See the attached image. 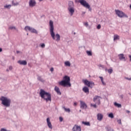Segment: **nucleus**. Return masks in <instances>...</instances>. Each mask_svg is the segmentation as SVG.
<instances>
[{
  "mask_svg": "<svg viewBox=\"0 0 131 131\" xmlns=\"http://www.w3.org/2000/svg\"><path fill=\"white\" fill-rule=\"evenodd\" d=\"M49 26H50V32L51 34V36L54 40H56L57 41H60V39L61 37L59 34H55V32H54V21L52 20L49 21Z\"/></svg>",
  "mask_w": 131,
  "mask_h": 131,
  "instance_id": "obj_1",
  "label": "nucleus"
},
{
  "mask_svg": "<svg viewBox=\"0 0 131 131\" xmlns=\"http://www.w3.org/2000/svg\"><path fill=\"white\" fill-rule=\"evenodd\" d=\"M39 96L41 97V99H43L47 103L48 102H52V95L51 93L46 92L42 89H40L39 92Z\"/></svg>",
  "mask_w": 131,
  "mask_h": 131,
  "instance_id": "obj_2",
  "label": "nucleus"
},
{
  "mask_svg": "<svg viewBox=\"0 0 131 131\" xmlns=\"http://www.w3.org/2000/svg\"><path fill=\"white\" fill-rule=\"evenodd\" d=\"M59 85L61 86H71V83H70V77L68 76H64L63 77V80L58 82Z\"/></svg>",
  "mask_w": 131,
  "mask_h": 131,
  "instance_id": "obj_3",
  "label": "nucleus"
},
{
  "mask_svg": "<svg viewBox=\"0 0 131 131\" xmlns=\"http://www.w3.org/2000/svg\"><path fill=\"white\" fill-rule=\"evenodd\" d=\"M68 11L69 15L71 16H73V14L75 13V6L73 1L69 2L68 4Z\"/></svg>",
  "mask_w": 131,
  "mask_h": 131,
  "instance_id": "obj_4",
  "label": "nucleus"
},
{
  "mask_svg": "<svg viewBox=\"0 0 131 131\" xmlns=\"http://www.w3.org/2000/svg\"><path fill=\"white\" fill-rule=\"evenodd\" d=\"M0 100L2 101V104L5 107H10L11 106V99L7 97L2 96L0 98Z\"/></svg>",
  "mask_w": 131,
  "mask_h": 131,
  "instance_id": "obj_5",
  "label": "nucleus"
},
{
  "mask_svg": "<svg viewBox=\"0 0 131 131\" xmlns=\"http://www.w3.org/2000/svg\"><path fill=\"white\" fill-rule=\"evenodd\" d=\"M82 82L85 85H86V86H88V88H91V89L95 85V83L94 82L89 81L88 80V79L82 80Z\"/></svg>",
  "mask_w": 131,
  "mask_h": 131,
  "instance_id": "obj_6",
  "label": "nucleus"
},
{
  "mask_svg": "<svg viewBox=\"0 0 131 131\" xmlns=\"http://www.w3.org/2000/svg\"><path fill=\"white\" fill-rule=\"evenodd\" d=\"M79 3H80L81 6L84 8H86V9H89V11H91V6L88 3V2H86L85 0H79Z\"/></svg>",
  "mask_w": 131,
  "mask_h": 131,
  "instance_id": "obj_7",
  "label": "nucleus"
},
{
  "mask_svg": "<svg viewBox=\"0 0 131 131\" xmlns=\"http://www.w3.org/2000/svg\"><path fill=\"white\" fill-rule=\"evenodd\" d=\"M115 13L116 15L119 17V18H123L124 17L125 18H127L128 17L126 15V14L124 13L123 12L119 10H115Z\"/></svg>",
  "mask_w": 131,
  "mask_h": 131,
  "instance_id": "obj_8",
  "label": "nucleus"
},
{
  "mask_svg": "<svg viewBox=\"0 0 131 131\" xmlns=\"http://www.w3.org/2000/svg\"><path fill=\"white\" fill-rule=\"evenodd\" d=\"M36 6V1L35 0H29V6L30 8H33Z\"/></svg>",
  "mask_w": 131,
  "mask_h": 131,
  "instance_id": "obj_9",
  "label": "nucleus"
},
{
  "mask_svg": "<svg viewBox=\"0 0 131 131\" xmlns=\"http://www.w3.org/2000/svg\"><path fill=\"white\" fill-rule=\"evenodd\" d=\"M47 125L50 129H53V125H52V123L51 122V120L50 119V118H47Z\"/></svg>",
  "mask_w": 131,
  "mask_h": 131,
  "instance_id": "obj_10",
  "label": "nucleus"
},
{
  "mask_svg": "<svg viewBox=\"0 0 131 131\" xmlns=\"http://www.w3.org/2000/svg\"><path fill=\"white\" fill-rule=\"evenodd\" d=\"M73 131H81V127L77 124L74 125L72 128Z\"/></svg>",
  "mask_w": 131,
  "mask_h": 131,
  "instance_id": "obj_11",
  "label": "nucleus"
},
{
  "mask_svg": "<svg viewBox=\"0 0 131 131\" xmlns=\"http://www.w3.org/2000/svg\"><path fill=\"white\" fill-rule=\"evenodd\" d=\"M80 108L81 109H86L88 107V106L86 105V104L85 102L82 101H80Z\"/></svg>",
  "mask_w": 131,
  "mask_h": 131,
  "instance_id": "obj_12",
  "label": "nucleus"
},
{
  "mask_svg": "<svg viewBox=\"0 0 131 131\" xmlns=\"http://www.w3.org/2000/svg\"><path fill=\"white\" fill-rule=\"evenodd\" d=\"M100 100H101V97L100 96H96L94 98V102L98 105H100Z\"/></svg>",
  "mask_w": 131,
  "mask_h": 131,
  "instance_id": "obj_13",
  "label": "nucleus"
},
{
  "mask_svg": "<svg viewBox=\"0 0 131 131\" xmlns=\"http://www.w3.org/2000/svg\"><path fill=\"white\" fill-rule=\"evenodd\" d=\"M82 91L84 92V93H85V94H87V95H89L90 94V89H89V88L87 86H84L82 88Z\"/></svg>",
  "mask_w": 131,
  "mask_h": 131,
  "instance_id": "obj_14",
  "label": "nucleus"
},
{
  "mask_svg": "<svg viewBox=\"0 0 131 131\" xmlns=\"http://www.w3.org/2000/svg\"><path fill=\"white\" fill-rule=\"evenodd\" d=\"M118 57L121 61H126V60H125V57H124V55H123V54H119Z\"/></svg>",
  "mask_w": 131,
  "mask_h": 131,
  "instance_id": "obj_15",
  "label": "nucleus"
},
{
  "mask_svg": "<svg viewBox=\"0 0 131 131\" xmlns=\"http://www.w3.org/2000/svg\"><path fill=\"white\" fill-rule=\"evenodd\" d=\"M97 120H99V121H101L103 119V117H104V116L101 113H99L97 115Z\"/></svg>",
  "mask_w": 131,
  "mask_h": 131,
  "instance_id": "obj_16",
  "label": "nucleus"
},
{
  "mask_svg": "<svg viewBox=\"0 0 131 131\" xmlns=\"http://www.w3.org/2000/svg\"><path fill=\"white\" fill-rule=\"evenodd\" d=\"M54 90L55 91V92L57 93L58 95H61V91H60V88H59V87L56 86L54 88Z\"/></svg>",
  "mask_w": 131,
  "mask_h": 131,
  "instance_id": "obj_17",
  "label": "nucleus"
},
{
  "mask_svg": "<svg viewBox=\"0 0 131 131\" xmlns=\"http://www.w3.org/2000/svg\"><path fill=\"white\" fill-rule=\"evenodd\" d=\"M17 63L20 64V65H27V61L26 60H19L17 61Z\"/></svg>",
  "mask_w": 131,
  "mask_h": 131,
  "instance_id": "obj_18",
  "label": "nucleus"
},
{
  "mask_svg": "<svg viewBox=\"0 0 131 131\" xmlns=\"http://www.w3.org/2000/svg\"><path fill=\"white\" fill-rule=\"evenodd\" d=\"M30 32H32V33H35L36 34H37L38 32H37V31L33 28H31V30H30Z\"/></svg>",
  "mask_w": 131,
  "mask_h": 131,
  "instance_id": "obj_19",
  "label": "nucleus"
},
{
  "mask_svg": "<svg viewBox=\"0 0 131 131\" xmlns=\"http://www.w3.org/2000/svg\"><path fill=\"white\" fill-rule=\"evenodd\" d=\"M37 80L40 81L41 82H45V80L40 76H38Z\"/></svg>",
  "mask_w": 131,
  "mask_h": 131,
  "instance_id": "obj_20",
  "label": "nucleus"
},
{
  "mask_svg": "<svg viewBox=\"0 0 131 131\" xmlns=\"http://www.w3.org/2000/svg\"><path fill=\"white\" fill-rule=\"evenodd\" d=\"M100 79V80L103 84V85H106V82L104 81V78L103 77L99 76V77Z\"/></svg>",
  "mask_w": 131,
  "mask_h": 131,
  "instance_id": "obj_21",
  "label": "nucleus"
},
{
  "mask_svg": "<svg viewBox=\"0 0 131 131\" xmlns=\"http://www.w3.org/2000/svg\"><path fill=\"white\" fill-rule=\"evenodd\" d=\"M82 124H84V125H86L87 126H91V123H90V122H82Z\"/></svg>",
  "mask_w": 131,
  "mask_h": 131,
  "instance_id": "obj_22",
  "label": "nucleus"
},
{
  "mask_svg": "<svg viewBox=\"0 0 131 131\" xmlns=\"http://www.w3.org/2000/svg\"><path fill=\"white\" fill-rule=\"evenodd\" d=\"M119 35L116 34L114 36V41H115V40H117L118 39H119Z\"/></svg>",
  "mask_w": 131,
  "mask_h": 131,
  "instance_id": "obj_23",
  "label": "nucleus"
},
{
  "mask_svg": "<svg viewBox=\"0 0 131 131\" xmlns=\"http://www.w3.org/2000/svg\"><path fill=\"white\" fill-rule=\"evenodd\" d=\"M32 27H30V26H27L25 28V30L26 31H30Z\"/></svg>",
  "mask_w": 131,
  "mask_h": 131,
  "instance_id": "obj_24",
  "label": "nucleus"
},
{
  "mask_svg": "<svg viewBox=\"0 0 131 131\" xmlns=\"http://www.w3.org/2000/svg\"><path fill=\"white\" fill-rule=\"evenodd\" d=\"M64 65L66 66H68L69 67H70L71 63H70V62H69V61H67L64 62Z\"/></svg>",
  "mask_w": 131,
  "mask_h": 131,
  "instance_id": "obj_25",
  "label": "nucleus"
},
{
  "mask_svg": "<svg viewBox=\"0 0 131 131\" xmlns=\"http://www.w3.org/2000/svg\"><path fill=\"white\" fill-rule=\"evenodd\" d=\"M114 105L116 106V107H118V108H121V104L117 103V102H115Z\"/></svg>",
  "mask_w": 131,
  "mask_h": 131,
  "instance_id": "obj_26",
  "label": "nucleus"
},
{
  "mask_svg": "<svg viewBox=\"0 0 131 131\" xmlns=\"http://www.w3.org/2000/svg\"><path fill=\"white\" fill-rule=\"evenodd\" d=\"M86 53L88 55V56H92L93 53H92V51H86Z\"/></svg>",
  "mask_w": 131,
  "mask_h": 131,
  "instance_id": "obj_27",
  "label": "nucleus"
},
{
  "mask_svg": "<svg viewBox=\"0 0 131 131\" xmlns=\"http://www.w3.org/2000/svg\"><path fill=\"white\" fill-rule=\"evenodd\" d=\"M108 116L110 118H114V115H113V113H111L110 114H109Z\"/></svg>",
  "mask_w": 131,
  "mask_h": 131,
  "instance_id": "obj_28",
  "label": "nucleus"
},
{
  "mask_svg": "<svg viewBox=\"0 0 131 131\" xmlns=\"http://www.w3.org/2000/svg\"><path fill=\"white\" fill-rule=\"evenodd\" d=\"M11 7H12L11 5H6L4 7L6 9H10Z\"/></svg>",
  "mask_w": 131,
  "mask_h": 131,
  "instance_id": "obj_29",
  "label": "nucleus"
},
{
  "mask_svg": "<svg viewBox=\"0 0 131 131\" xmlns=\"http://www.w3.org/2000/svg\"><path fill=\"white\" fill-rule=\"evenodd\" d=\"M98 66H99L100 69H105V66H104V65L99 64Z\"/></svg>",
  "mask_w": 131,
  "mask_h": 131,
  "instance_id": "obj_30",
  "label": "nucleus"
},
{
  "mask_svg": "<svg viewBox=\"0 0 131 131\" xmlns=\"http://www.w3.org/2000/svg\"><path fill=\"white\" fill-rule=\"evenodd\" d=\"M12 6H18V5H19V3L16 2L15 3H14V1H12Z\"/></svg>",
  "mask_w": 131,
  "mask_h": 131,
  "instance_id": "obj_31",
  "label": "nucleus"
},
{
  "mask_svg": "<svg viewBox=\"0 0 131 131\" xmlns=\"http://www.w3.org/2000/svg\"><path fill=\"white\" fill-rule=\"evenodd\" d=\"M107 71L110 74H111V73H112V72H113V70L112 69V68H111V69H108L107 70Z\"/></svg>",
  "mask_w": 131,
  "mask_h": 131,
  "instance_id": "obj_32",
  "label": "nucleus"
},
{
  "mask_svg": "<svg viewBox=\"0 0 131 131\" xmlns=\"http://www.w3.org/2000/svg\"><path fill=\"white\" fill-rule=\"evenodd\" d=\"M66 112H70V108H67L65 107H63Z\"/></svg>",
  "mask_w": 131,
  "mask_h": 131,
  "instance_id": "obj_33",
  "label": "nucleus"
},
{
  "mask_svg": "<svg viewBox=\"0 0 131 131\" xmlns=\"http://www.w3.org/2000/svg\"><path fill=\"white\" fill-rule=\"evenodd\" d=\"M40 46L42 49H44V48H46V45L45 44V43H41V44L40 45Z\"/></svg>",
  "mask_w": 131,
  "mask_h": 131,
  "instance_id": "obj_34",
  "label": "nucleus"
},
{
  "mask_svg": "<svg viewBox=\"0 0 131 131\" xmlns=\"http://www.w3.org/2000/svg\"><path fill=\"white\" fill-rule=\"evenodd\" d=\"M9 29H10V30H12L13 29H16V27L14 26H10L9 27Z\"/></svg>",
  "mask_w": 131,
  "mask_h": 131,
  "instance_id": "obj_35",
  "label": "nucleus"
},
{
  "mask_svg": "<svg viewBox=\"0 0 131 131\" xmlns=\"http://www.w3.org/2000/svg\"><path fill=\"white\" fill-rule=\"evenodd\" d=\"M0 131H11V130H7L6 128H2L1 129Z\"/></svg>",
  "mask_w": 131,
  "mask_h": 131,
  "instance_id": "obj_36",
  "label": "nucleus"
},
{
  "mask_svg": "<svg viewBox=\"0 0 131 131\" xmlns=\"http://www.w3.org/2000/svg\"><path fill=\"white\" fill-rule=\"evenodd\" d=\"M117 122L118 123H119V124H121V119H119L117 120Z\"/></svg>",
  "mask_w": 131,
  "mask_h": 131,
  "instance_id": "obj_37",
  "label": "nucleus"
},
{
  "mask_svg": "<svg viewBox=\"0 0 131 131\" xmlns=\"http://www.w3.org/2000/svg\"><path fill=\"white\" fill-rule=\"evenodd\" d=\"M83 25H84V26H86V27H88V26H89V23H84L83 24Z\"/></svg>",
  "mask_w": 131,
  "mask_h": 131,
  "instance_id": "obj_38",
  "label": "nucleus"
},
{
  "mask_svg": "<svg viewBox=\"0 0 131 131\" xmlns=\"http://www.w3.org/2000/svg\"><path fill=\"white\" fill-rule=\"evenodd\" d=\"M59 121L60 122H62L63 121V118H62L61 117H59Z\"/></svg>",
  "mask_w": 131,
  "mask_h": 131,
  "instance_id": "obj_39",
  "label": "nucleus"
},
{
  "mask_svg": "<svg viewBox=\"0 0 131 131\" xmlns=\"http://www.w3.org/2000/svg\"><path fill=\"white\" fill-rule=\"evenodd\" d=\"M97 29H101V25H98L97 27Z\"/></svg>",
  "mask_w": 131,
  "mask_h": 131,
  "instance_id": "obj_40",
  "label": "nucleus"
},
{
  "mask_svg": "<svg viewBox=\"0 0 131 131\" xmlns=\"http://www.w3.org/2000/svg\"><path fill=\"white\" fill-rule=\"evenodd\" d=\"M9 70H13V67L12 66H9Z\"/></svg>",
  "mask_w": 131,
  "mask_h": 131,
  "instance_id": "obj_41",
  "label": "nucleus"
},
{
  "mask_svg": "<svg viewBox=\"0 0 131 131\" xmlns=\"http://www.w3.org/2000/svg\"><path fill=\"white\" fill-rule=\"evenodd\" d=\"M91 106H93V107H94V108H97V105L96 104H91Z\"/></svg>",
  "mask_w": 131,
  "mask_h": 131,
  "instance_id": "obj_42",
  "label": "nucleus"
},
{
  "mask_svg": "<svg viewBox=\"0 0 131 131\" xmlns=\"http://www.w3.org/2000/svg\"><path fill=\"white\" fill-rule=\"evenodd\" d=\"M77 102H74V106H77Z\"/></svg>",
  "mask_w": 131,
  "mask_h": 131,
  "instance_id": "obj_43",
  "label": "nucleus"
},
{
  "mask_svg": "<svg viewBox=\"0 0 131 131\" xmlns=\"http://www.w3.org/2000/svg\"><path fill=\"white\" fill-rule=\"evenodd\" d=\"M108 131H115V130L113 128H110L108 129Z\"/></svg>",
  "mask_w": 131,
  "mask_h": 131,
  "instance_id": "obj_44",
  "label": "nucleus"
},
{
  "mask_svg": "<svg viewBox=\"0 0 131 131\" xmlns=\"http://www.w3.org/2000/svg\"><path fill=\"white\" fill-rule=\"evenodd\" d=\"M50 71H51L52 72H53V71H54V68H51L50 69Z\"/></svg>",
  "mask_w": 131,
  "mask_h": 131,
  "instance_id": "obj_45",
  "label": "nucleus"
},
{
  "mask_svg": "<svg viewBox=\"0 0 131 131\" xmlns=\"http://www.w3.org/2000/svg\"><path fill=\"white\" fill-rule=\"evenodd\" d=\"M126 79H127V80H131V78H125Z\"/></svg>",
  "mask_w": 131,
  "mask_h": 131,
  "instance_id": "obj_46",
  "label": "nucleus"
},
{
  "mask_svg": "<svg viewBox=\"0 0 131 131\" xmlns=\"http://www.w3.org/2000/svg\"><path fill=\"white\" fill-rule=\"evenodd\" d=\"M126 112L127 113H130V112L129 111H128V110H126Z\"/></svg>",
  "mask_w": 131,
  "mask_h": 131,
  "instance_id": "obj_47",
  "label": "nucleus"
},
{
  "mask_svg": "<svg viewBox=\"0 0 131 131\" xmlns=\"http://www.w3.org/2000/svg\"><path fill=\"white\" fill-rule=\"evenodd\" d=\"M1 52H3V49H2V48H0V53H1Z\"/></svg>",
  "mask_w": 131,
  "mask_h": 131,
  "instance_id": "obj_48",
  "label": "nucleus"
},
{
  "mask_svg": "<svg viewBox=\"0 0 131 131\" xmlns=\"http://www.w3.org/2000/svg\"><path fill=\"white\" fill-rule=\"evenodd\" d=\"M129 58H130V60L131 61V55L129 56Z\"/></svg>",
  "mask_w": 131,
  "mask_h": 131,
  "instance_id": "obj_49",
  "label": "nucleus"
},
{
  "mask_svg": "<svg viewBox=\"0 0 131 131\" xmlns=\"http://www.w3.org/2000/svg\"><path fill=\"white\" fill-rule=\"evenodd\" d=\"M6 71H7V72H9V71H10V70L7 69Z\"/></svg>",
  "mask_w": 131,
  "mask_h": 131,
  "instance_id": "obj_50",
  "label": "nucleus"
},
{
  "mask_svg": "<svg viewBox=\"0 0 131 131\" xmlns=\"http://www.w3.org/2000/svg\"><path fill=\"white\" fill-rule=\"evenodd\" d=\"M16 53H17V54H19V53H20V51H16Z\"/></svg>",
  "mask_w": 131,
  "mask_h": 131,
  "instance_id": "obj_51",
  "label": "nucleus"
},
{
  "mask_svg": "<svg viewBox=\"0 0 131 131\" xmlns=\"http://www.w3.org/2000/svg\"><path fill=\"white\" fill-rule=\"evenodd\" d=\"M43 0H38L39 2H42Z\"/></svg>",
  "mask_w": 131,
  "mask_h": 131,
  "instance_id": "obj_52",
  "label": "nucleus"
},
{
  "mask_svg": "<svg viewBox=\"0 0 131 131\" xmlns=\"http://www.w3.org/2000/svg\"><path fill=\"white\" fill-rule=\"evenodd\" d=\"M129 8H130V10H131V5H130Z\"/></svg>",
  "mask_w": 131,
  "mask_h": 131,
  "instance_id": "obj_53",
  "label": "nucleus"
},
{
  "mask_svg": "<svg viewBox=\"0 0 131 131\" xmlns=\"http://www.w3.org/2000/svg\"><path fill=\"white\" fill-rule=\"evenodd\" d=\"M83 14H85V12H83Z\"/></svg>",
  "mask_w": 131,
  "mask_h": 131,
  "instance_id": "obj_54",
  "label": "nucleus"
},
{
  "mask_svg": "<svg viewBox=\"0 0 131 131\" xmlns=\"http://www.w3.org/2000/svg\"><path fill=\"white\" fill-rule=\"evenodd\" d=\"M105 71H107V69H105Z\"/></svg>",
  "mask_w": 131,
  "mask_h": 131,
  "instance_id": "obj_55",
  "label": "nucleus"
},
{
  "mask_svg": "<svg viewBox=\"0 0 131 131\" xmlns=\"http://www.w3.org/2000/svg\"><path fill=\"white\" fill-rule=\"evenodd\" d=\"M27 35H28V33L27 34Z\"/></svg>",
  "mask_w": 131,
  "mask_h": 131,
  "instance_id": "obj_56",
  "label": "nucleus"
},
{
  "mask_svg": "<svg viewBox=\"0 0 131 131\" xmlns=\"http://www.w3.org/2000/svg\"><path fill=\"white\" fill-rule=\"evenodd\" d=\"M81 112V110H80V112Z\"/></svg>",
  "mask_w": 131,
  "mask_h": 131,
  "instance_id": "obj_57",
  "label": "nucleus"
},
{
  "mask_svg": "<svg viewBox=\"0 0 131 131\" xmlns=\"http://www.w3.org/2000/svg\"><path fill=\"white\" fill-rule=\"evenodd\" d=\"M74 34H75V33H74Z\"/></svg>",
  "mask_w": 131,
  "mask_h": 131,
  "instance_id": "obj_58",
  "label": "nucleus"
}]
</instances>
